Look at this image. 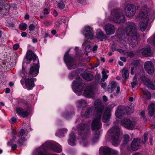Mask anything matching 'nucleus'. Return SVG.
<instances>
[{"mask_svg":"<svg viewBox=\"0 0 155 155\" xmlns=\"http://www.w3.org/2000/svg\"><path fill=\"white\" fill-rule=\"evenodd\" d=\"M94 106L96 115L92 124V129L93 132L92 141L93 143L97 142L99 139L100 134L99 129L101 127V118L104 106L101 101L97 100L94 102Z\"/></svg>","mask_w":155,"mask_h":155,"instance_id":"1","label":"nucleus"},{"mask_svg":"<svg viewBox=\"0 0 155 155\" xmlns=\"http://www.w3.org/2000/svg\"><path fill=\"white\" fill-rule=\"evenodd\" d=\"M128 38H124L121 40L123 44L125 45L126 42H128L129 48L130 49L135 47L140 40L139 35L136 32V25L133 22H128L125 29Z\"/></svg>","mask_w":155,"mask_h":155,"instance_id":"2","label":"nucleus"},{"mask_svg":"<svg viewBox=\"0 0 155 155\" xmlns=\"http://www.w3.org/2000/svg\"><path fill=\"white\" fill-rule=\"evenodd\" d=\"M26 57L32 63L31 64L30 68L28 69L26 74L25 73V68L22 67L21 75L22 77L28 75L30 78L35 77L37 75L39 72V67L38 60L36 55L31 51L27 52Z\"/></svg>","mask_w":155,"mask_h":155,"instance_id":"3","label":"nucleus"},{"mask_svg":"<svg viewBox=\"0 0 155 155\" xmlns=\"http://www.w3.org/2000/svg\"><path fill=\"white\" fill-rule=\"evenodd\" d=\"M90 124L89 123L86 124L82 123L79 125L77 128L79 134L81 137L80 143L84 147L87 146L89 144L87 136L89 131Z\"/></svg>","mask_w":155,"mask_h":155,"instance_id":"4","label":"nucleus"},{"mask_svg":"<svg viewBox=\"0 0 155 155\" xmlns=\"http://www.w3.org/2000/svg\"><path fill=\"white\" fill-rule=\"evenodd\" d=\"M110 21L120 23L125 21V16L121 10L118 9H114L111 12V15L108 18Z\"/></svg>","mask_w":155,"mask_h":155,"instance_id":"5","label":"nucleus"},{"mask_svg":"<svg viewBox=\"0 0 155 155\" xmlns=\"http://www.w3.org/2000/svg\"><path fill=\"white\" fill-rule=\"evenodd\" d=\"M108 132L110 134L112 141V144L116 146L119 144L121 140L119 137L120 128L118 126L114 127L109 130Z\"/></svg>","mask_w":155,"mask_h":155,"instance_id":"6","label":"nucleus"},{"mask_svg":"<svg viewBox=\"0 0 155 155\" xmlns=\"http://www.w3.org/2000/svg\"><path fill=\"white\" fill-rule=\"evenodd\" d=\"M72 87L74 92L78 95H80L82 93L83 87L81 79L79 78L76 81H74Z\"/></svg>","mask_w":155,"mask_h":155,"instance_id":"7","label":"nucleus"},{"mask_svg":"<svg viewBox=\"0 0 155 155\" xmlns=\"http://www.w3.org/2000/svg\"><path fill=\"white\" fill-rule=\"evenodd\" d=\"M69 51L67 52L65 54L64 57V60L68 68V69H71L75 68L77 67L73 59L71 58L68 55Z\"/></svg>","mask_w":155,"mask_h":155,"instance_id":"8","label":"nucleus"},{"mask_svg":"<svg viewBox=\"0 0 155 155\" xmlns=\"http://www.w3.org/2000/svg\"><path fill=\"white\" fill-rule=\"evenodd\" d=\"M136 7L133 5H128L124 8V10L126 15L130 17L134 16L136 12Z\"/></svg>","mask_w":155,"mask_h":155,"instance_id":"9","label":"nucleus"},{"mask_svg":"<svg viewBox=\"0 0 155 155\" xmlns=\"http://www.w3.org/2000/svg\"><path fill=\"white\" fill-rule=\"evenodd\" d=\"M121 124L124 127L130 129H133L136 125L135 122L132 121L127 118H125L123 119L121 121Z\"/></svg>","mask_w":155,"mask_h":155,"instance_id":"10","label":"nucleus"},{"mask_svg":"<svg viewBox=\"0 0 155 155\" xmlns=\"http://www.w3.org/2000/svg\"><path fill=\"white\" fill-rule=\"evenodd\" d=\"M114 104H112L110 105L107 107L104 113L103 121L104 122H108L109 120L110 117L111 116L110 112L111 110L115 106Z\"/></svg>","mask_w":155,"mask_h":155,"instance_id":"11","label":"nucleus"},{"mask_svg":"<svg viewBox=\"0 0 155 155\" xmlns=\"http://www.w3.org/2000/svg\"><path fill=\"white\" fill-rule=\"evenodd\" d=\"M83 33L85 36V39H93L94 33L92 28L89 26H86L83 30Z\"/></svg>","mask_w":155,"mask_h":155,"instance_id":"12","label":"nucleus"},{"mask_svg":"<svg viewBox=\"0 0 155 155\" xmlns=\"http://www.w3.org/2000/svg\"><path fill=\"white\" fill-rule=\"evenodd\" d=\"M140 79L144 84L147 87L152 90L155 89V86L152 82L149 79L146 78L145 76H141L140 77Z\"/></svg>","mask_w":155,"mask_h":155,"instance_id":"13","label":"nucleus"},{"mask_svg":"<svg viewBox=\"0 0 155 155\" xmlns=\"http://www.w3.org/2000/svg\"><path fill=\"white\" fill-rule=\"evenodd\" d=\"M144 68L146 72L150 75H152L154 71V68L152 63L150 61L146 62Z\"/></svg>","mask_w":155,"mask_h":155,"instance_id":"14","label":"nucleus"},{"mask_svg":"<svg viewBox=\"0 0 155 155\" xmlns=\"http://www.w3.org/2000/svg\"><path fill=\"white\" fill-rule=\"evenodd\" d=\"M25 77V83L26 86L28 90L31 89L34 86V78L31 77H29L26 76H24Z\"/></svg>","mask_w":155,"mask_h":155,"instance_id":"15","label":"nucleus"},{"mask_svg":"<svg viewBox=\"0 0 155 155\" xmlns=\"http://www.w3.org/2000/svg\"><path fill=\"white\" fill-rule=\"evenodd\" d=\"M104 29L107 35H110L114 34L115 32V28L113 25L107 24L105 25Z\"/></svg>","mask_w":155,"mask_h":155,"instance_id":"16","label":"nucleus"},{"mask_svg":"<svg viewBox=\"0 0 155 155\" xmlns=\"http://www.w3.org/2000/svg\"><path fill=\"white\" fill-rule=\"evenodd\" d=\"M126 111V107L124 106H119L116 110L115 114L117 117L119 118L122 116Z\"/></svg>","mask_w":155,"mask_h":155,"instance_id":"17","label":"nucleus"},{"mask_svg":"<svg viewBox=\"0 0 155 155\" xmlns=\"http://www.w3.org/2000/svg\"><path fill=\"white\" fill-rule=\"evenodd\" d=\"M146 18H148L149 19V16L148 15L147 12L146 11H141L139 13L136 20L137 21H139L140 20H143V19L146 20Z\"/></svg>","mask_w":155,"mask_h":155,"instance_id":"18","label":"nucleus"},{"mask_svg":"<svg viewBox=\"0 0 155 155\" xmlns=\"http://www.w3.org/2000/svg\"><path fill=\"white\" fill-rule=\"evenodd\" d=\"M100 155H111V149L106 147H101L99 149Z\"/></svg>","mask_w":155,"mask_h":155,"instance_id":"19","label":"nucleus"},{"mask_svg":"<svg viewBox=\"0 0 155 155\" xmlns=\"http://www.w3.org/2000/svg\"><path fill=\"white\" fill-rule=\"evenodd\" d=\"M140 145V140L138 138L134 139L131 143V149L133 150H137L139 148Z\"/></svg>","mask_w":155,"mask_h":155,"instance_id":"20","label":"nucleus"},{"mask_svg":"<svg viewBox=\"0 0 155 155\" xmlns=\"http://www.w3.org/2000/svg\"><path fill=\"white\" fill-rule=\"evenodd\" d=\"M15 110L18 114L23 117H27L28 115V112L24 110L21 107H17Z\"/></svg>","mask_w":155,"mask_h":155,"instance_id":"21","label":"nucleus"},{"mask_svg":"<svg viewBox=\"0 0 155 155\" xmlns=\"http://www.w3.org/2000/svg\"><path fill=\"white\" fill-rule=\"evenodd\" d=\"M149 20L148 18H146V20L143 19L140 23L139 26L141 31H143L145 30L147 26Z\"/></svg>","mask_w":155,"mask_h":155,"instance_id":"22","label":"nucleus"},{"mask_svg":"<svg viewBox=\"0 0 155 155\" xmlns=\"http://www.w3.org/2000/svg\"><path fill=\"white\" fill-rule=\"evenodd\" d=\"M25 134V130L23 129H21L19 131L18 134V137L20 138L17 142V143L19 144H21L25 140V138L24 137H21Z\"/></svg>","mask_w":155,"mask_h":155,"instance_id":"23","label":"nucleus"},{"mask_svg":"<svg viewBox=\"0 0 155 155\" xmlns=\"http://www.w3.org/2000/svg\"><path fill=\"white\" fill-rule=\"evenodd\" d=\"M97 38L101 41H103L106 38V35L104 34L102 31L100 29H98L96 32Z\"/></svg>","mask_w":155,"mask_h":155,"instance_id":"24","label":"nucleus"},{"mask_svg":"<svg viewBox=\"0 0 155 155\" xmlns=\"http://www.w3.org/2000/svg\"><path fill=\"white\" fill-rule=\"evenodd\" d=\"M84 95L87 97H91L94 95L93 92L90 88H87L84 90Z\"/></svg>","mask_w":155,"mask_h":155,"instance_id":"25","label":"nucleus"},{"mask_svg":"<svg viewBox=\"0 0 155 155\" xmlns=\"http://www.w3.org/2000/svg\"><path fill=\"white\" fill-rule=\"evenodd\" d=\"M93 107H90L86 110L85 113L83 114L82 113H81V115L82 117H88L91 115H92L93 112Z\"/></svg>","mask_w":155,"mask_h":155,"instance_id":"26","label":"nucleus"},{"mask_svg":"<svg viewBox=\"0 0 155 155\" xmlns=\"http://www.w3.org/2000/svg\"><path fill=\"white\" fill-rule=\"evenodd\" d=\"M140 52L143 55L145 56H150L152 54L150 48L149 47L146 48L141 49Z\"/></svg>","mask_w":155,"mask_h":155,"instance_id":"27","label":"nucleus"},{"mask_svg":"<svg viewBox=\"0 0 155 155\" xmlns=\"http://www.w3.org/2000/svg\"><path fill=\"white\" fill-rule=\"evenodd\" d=\"M75 134L73 133H72L70 135L69 138L68 140V143L71 146H74L75 144Z\"/></svg>","mask_w":155,"mask_h":155,"instance_id":"28","label":"nucleus"},{"mask_svg":"<svg viewBox=\"0 0 155 155\" xmlns=\"http://www.w3.org/2000/svg\"><path fill=\"white\" fill-rule=\"evenodd\" d=\"M117 86V84L116 82L115 81H112L108 86V91L110 93H112Z\"/></svg>","mask_w":155,"mask_h":155,"instance_id":"29","label":"nucleus"},{"mask_svg":"<svg viewBox=\"0 0 155 155\" xmlns=\"http://www.w3.org/2000/svg\"><path fill=\"white\" fill-rule=\"evenodd\" d=\"M155 108V104L152 103L148 107V110L149 115L152 116L153 115Z\"/></svg>","mask_w":155,"mask_h":155,"instance_id":"30","label":"nucleus"},{"mask_svg":"<svg viewBox=\"0 0 155 155\" xmlns=\"http://www.w3.org/2000/svg\"><path fill=\"white\" fill-rule=\"evenodd\" d=\"M82 77L83 78L87 81H91L93 78V76L91 74L87 73L83 74Z\"/></svg>","mask_w":155,"mask_h":155,"instance_id":"31","label":"nucleus"},{"mask_svg":"<svg viewBox=\"0 0 155 155\" xmlns=\"http://www.w3.org/2000/svg\"><path fill=\"white\" fill-rule=\"evenodd\" d=\"M68 131L66 129H61L59 130L56 133V135L59 137L64 136L63 134L66 133Z\"/></svg>","mask_w":155,"mask_h":155,"instance_id":"32","label":"nucleus"},{"mask_svg":"<svg viewBox=\"0 0 155 155\" xmlns=\"http://www.w3.org/2000/svg\"><path fill=\"white\" fill-rule=\"evenodd\" d=\"M87 39H85L84 42L82 45L83 46H86L85 50L86 51H89L90 50L91 46L89 41L86 40Z\"/></svg>","mask_w":155,"mask_h":155,"instance_id":"33","label":"nucleus"},{"mask_svg":"<svg viewBox=\"0 0 155 155\" xmlns=\"http://www.w3.org/2000/svg\"><path fill=\"white\" fill-rule=\"evenodd\" d=\"M122 75L123 78L127 79L129 77L128 71L126 68H124L122 71Z\"/></svg>","mask_w":155,"mask_h":155,"instance_id":"34","label":"nucleus"},{"mask_svg":"<svg viewBox=\"0 0 155 155\" xmlns=\"http://www.w3.org/2000/svg\"><path fill=\"white\" fill-rule=\"evenodd\" d=\"M142 92L144 97L146 98L147 99H149L151 98V95L150 93L147 90H143Z\"/></svg>","mask_w":155,"mask_h":155,"instance_id":"35","label":"nucleus"},{"mask_svg":"<svg viewBox=\"0 0 155 155\" xmlns=\"http://www.w3.org/2000/svg\"><path fill=\"white\" fill-rule=\"evenodd\" d=\"M86 105V102L85 100H80L78 102V106L81 107Z\"/></svg>","mask_w":155,"mask_h":155,"instance_id":"36","label":"nucleus"},{"mask_svg":"<svg viewBox=\"0 0 155 155\" xmlns=\"http://www.w3.org/2000/svg\"><path fill=\"white\" fill-rule=\"evenodd\" d=\"M65 6V5L62 1H61L58 3V7L60 9H63L64 8Z\"/></svg>","mask_w":155,"mask_h":155,"instance_id":"37","label":"nucleus"},{"mask_svg":"<svg viewBox=\"0 0 155 155\" xmlns=\"http://www.w3.org/2000/svg\"><path fill=\"white\" fill-rule=\"evenodd\" d=\"M138 84V82L137 80V78L135 76H134L133 78V81L131 82V84L132 87L133 88L134 87Z\"/></svg>","mask_w":155,"mask_h":155,"instance_id":"38","label":"nucleus"},{"mask_svg":"<svg viewBox=\"0 0 155 155\" xmlns=\"http://www.w3.org/2000/svg\"><path fill=\"white\" fill-rule=\"evenodd\" d=\"M27 25L25 23H21L19 25V28L21 30H25L27 28Z\"/></svg>","mask_w":155,"mask_h":155,"instance_id":"39","label":"nucleus"},{"mask_svg":"<svg viewBox=\"0 0 155 155\" xmlns=\"http://www.w3.org/2000/svg\"><path fill=\"white\" fill-rule=\"evenodd\" d=\"M148 41L149 42H152L155 45V33L153 35L152 37H151L148 39Z\"/></svg>","mask_w":155,"mask_h":155,"instance_id":"40","label":"nucleus"},{"mask_svg":"<svg viewBox=\"0 0 155 155\" xmlns=\"http://www.w3.org/2000/svg\"><path fill=\"white\" fill-rule=\"evenodd\" d=\"M129 136L127 134H125L124 136V142L125 143H127L129 141Z\"/></svg>","mask_w":155,"mask_h":155,"instance_id":"41","label":"nucleus"},{"mask_svg":"<svg viewBox=\"0 0 155 155\" xmlns=\"http://www.w3.org/2000/svg\"><path fill=\"white\" fill-rule=\"evenodd\" d=\"M102 78L101 79V80L103 81H104L107 78L108 76L107 75V74L103 72V71L102 72Z\"/></svg>","mask_w":155,"mask_h":155,"instance_id":"42","label":"nucleus"},{"mask_svg":"<svg viewBox=\"0 0 155 155\" xmlns=\"http://www.w3.org/2000/svg\"><path fill=\"white\" fill-rule=\"evenodd\" d=\"M67 18L65 17H62L61 21H58L59 24H61L62 23H64L65 22Z\"/></svg>","mask_w":155,"mask_h":155,"instance_id":"43","label":"nucleus"},{"mask_svg":"<svg viewBox=\"0 0 155 155\" xmlns=\"http://www.w3.org/2000/svg\"><path fill=\"white\" fill-rule=\"evenodd\" d=\"M78 73L76 72H73L71 74L69 75V78L70 79H72L75 75H78Z\"/></svg>","mask_w":155,"mask_h":155,"instance_id":"44","label":"nucleus"},{"mask_svg":"<svg viewBox=\"0 0 155 155\" xmlns=\"http://www.w3.org/2000/svg\"><path fill=\"white\" fill-rule=\"evenodd\" d=\"M35 29V26L34 25L32 24H31L29 27V30L31 31H33Z\"/></svg>","mask_w":155,"mask_h":155,"instance_id":"45","label":"nucleus"},{"mask_svg":"<svg viewBox=\"0 0 155 155\" xmlns=\"http://www.w3.org/2000/svg\"><path fill=\"white\" fill-rule=\"evenodd\" d=\"M111 155H117L118 152L117 151L111 149Z\"/></svg>","mask_w":155,"mask_h":155,"instance_id":"46","label":"nucleus"},{"mask_svg":"<svg viewBox=\"0 0 155 155\" xmlns=\"http://www.w3.org/2000/svg\"><path fill=\"white\" fill-rule=\"evenodd\" d=\"M147 133H145L144 134L143 136L144 138V141H143V143H144L148 139V137H147Z\"/></svg>","mask_w":155,"mask_h":155,"instance_id":"47","label":"nucleus"},{"mask_svg":"<svg viewBox=\"0 0 155 155\" xmlns=\"http://www.w3.org/2000/svg\"><path fill=\"white\" fill-rule=\"evenodd\" d=\"M19 47V45L18 44H15L13 46V49L15 50H17Z\"/></svg>","mask_w":155,"mask_h":155,"instance_id":"48","label":"nucleus"},{"mask_svg":"<svg viewBox=\"0 0 155 155\" xmlns=\"http://www.w3.org/2000/svg\"><path fill=\"white\" fill-rule=\"evenodd\" d=\"M49 10L47 8H45L44 10V15H48L49 14Z\"/></svg>","mask_w":155,"mask_h":155,"instance_id":"49","label":"nucleus"},{"mask_svg":"<svg viewBox=\"0 0 155 155\" xmlns=\"http://www.w3.org/2000/svg\"><path fill=\"white\" fill-rule=\"evenodd\" d=\"M127 54L128 56L130 57H132L134 55L132 51H130L127 52Z\"/></svg>","mask_w":155,"mask_h":155,"instance_id":"50","label":"nucleus"},{"mask_svg":"<svg viewBox=\"0 0 155 155\" xmlns=\"http://www.w3.org/2000/svg\"><path fill=\"white\" fill-rule=\"evenodd\" d=\"M51 23V22L49 21H46L45 22V24L46 25H47V26H48V25H50Z\"/></svg>","mask_w":155,"mask_h":155,"instance_id":"51","label":"nucleus"},{"mask_svg":"<svg viewBox=\"0 0 155 155\" xmlns=\"http://www.w3.org/2000/svg\"><path fill=\"white\" fill-rule=\"evenodd\" d=\"M17 147V146L16 144H15L13 145L12 147V149L13 150H15L16 149Z\"/></svg>","mask_w":155,"mask_h":155,"instance_id":"52","label":"nucleus"},{"mask_svg":"<svg viewBox=\"0 0 155 155\" xmlns=\"http://www.w3.org/2000/svg\"><path fill=\"white\" fill-rule=\"evenodd\" d=\"M53 14L55 17H56L58 15V13L55 10H54L53 12Z\"/></svg>","mask_w":155,"mask_h":155,"instance_id":"53","label":"nucleus"},{"mask_svg":"<svg viewBox=\"0 0 155 155\" xmlns=\"http://www.w3.org/2000/svg\"><path fill=\"white\" fill-rule=\"evenodd\" d=\"M140 115L143 118L145 117V112L143 111H142L141 112Z\"/></svg>","mask_w":155,"mask_h":155,"instance_id":"54","label":"nucleus"},{"mask_svg":"<svg viewBox=\"0 0 155 155\" xmlns=\"http://www.w3.org/2000/svg\"><path fill=\"white\" fill-rule=\"evenodd\" d=\"M27 33L26 32H23L21 34V35L23 37H25L27 35Z\"/></svg>","mask_w":155,"mask_h":155,"instance_id":"55","label":"nucleus"},{"mask_svg":"<svg viewBox=\"0 0 155 155\" xmlns=\"http://www.w3.org/2000/svg\"><path fill=\"white\" fill-rule=\"evenodd\" d=\"M120 59L122 61H123L124 62H125L126 61V58L124 57H120Z\"/></svg>","mask_w":155,"mask_h":155,"instance_id":"56","label":"nucleus"},{"mask_svg":"<svg viewBox=\"0 0 155 155\" xmlns=\"http://www.w3.org/2000/svg\"><path fill=\"white\" fill-rule=\"evenodd\" d=\"M97 45L94 46L93 48L92 51H95L96 50H97Z\"/></svg>","mask_w":155,"mask_h":155,"instance_id":"57","label":"nucleus"},{"mask_svg":"<svg viewBox=\"0 0 155 155\" xmlns=\"http://www.w3.org/2000/svg\"><path fill=\"white\" fill-rule=\"evenodd\" d=\"M10 89L9 88H7L5 89V93H9L10 92Z\"/></svg>","mask_w":155,"mask_h":155,"instance_id":"58","label":"nucleus"},{"mask_svg":"<svg viewBox=\"0 0 155 155\" xmlns=\"http://www.w3.org/2000/svg\"><path fill=\"white\" fill-rule=\"evenodd\" d=\"M120 91V88L119 87L117 86V88L116 92L118 94Z\"/></svg>","mask_w":155,"mask_h":155,"instance_id":"59","label":"nucleus"},{"mask_svg":"<svg viewBox=\"0 0 155 155\" xmlns=\"http://www.w3.org/2000/svg\"><path fill=\"white\" fill-rule=\"evenodd\" d=\"M101 87H102L103 88H104L106 86L105 83H101Z\"/></svg>","mask_w":155,"mask_h":155,"instance_id":"60","label":"nucleus"},{"mask_svg":"<svg viewBox=\"0 0 155 155\" xmlns=\"http://www.w3.org/2000/svg\"><path fill=\"white\" fill-rule=\"evenodd\" d=\"M117 51L122 54H125L124 51L122 49H118L117 50Z\"/></svg>","mask_w":155,"mask_h":155,"instance_id":"61","label":"nucleus"},{"mask_svg":"<svg viewBox=\"0 0 155 155\" xmlns=\"http://www.w3.org/2000/svg\"><path fill=\"white\" fill-rule=\"evenodd\" d=\"M102 71H103V72H104L106 74L108 73L109 72V71L108 70L105 69H103Z\"/></svg>","mask_w":155,"mask_h":155,"instance_id":"62","label":"nucleus"},{"mask_svg":"<svg viewBox=\"0 0 155 155\" xmlns=\"http://www.w3.org/2000/svg\"><path fill=\"white\" fill-rule=\"evenodd\" d=\"M104 101H107V98L105 96H104L103 97Z\"/></svg>","mask_w":155,"mask_h":155,"instance_id":"63","label":"nucleus"},{"mask_svg":"<svg viewBox=\"0 0 155 155\" xmlns=\"http://www.w3.org/2000/svg\"><path fill=\"white\" fill-rule=\"evenodd\" d=\"M51 33L53 34V35H55L56 33V31L55 30H53L52 31H51Z\"/></svg>","mask_w":155,"mask_h":155,"instance_id":"64","label":"nucleus"}]
</instances>
